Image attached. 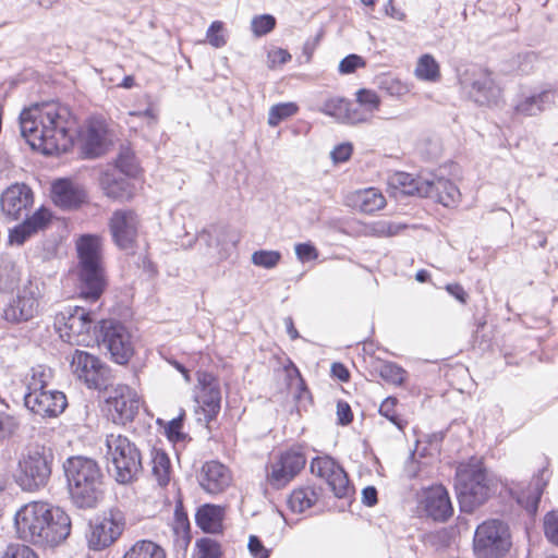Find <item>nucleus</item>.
I'll use <instances>...</instances> for the list:
<instances>
[{"instance_id":"nucleus-1","label":"nucleus","mask_w":558,"mask_h":558,"mask_svg":"<svg viewBox=\"0 0 558 558\" xmlns=\"http://www.w3.org/2000/svg\"><path fill=\"white\" fill-rule=\"evenodd\" d=\"M21 135L44 155L66 151L73 143V120L68 107L56 101L34 104L19 118Z\"/></svg>"},{"instance_id":"nucleus-2","label":"nucleus","mask_w":558,"mask_h":558,"mask_svg":"<svg viewBox=\"0 0 558 558\" xmlns=\"http://www.w3.org/2000/svg\"><path fill=\"white\" fill-rule=\"evenodd\" d=\"M19 537L41 547H54L71 532V519L61 508L48 502L33 501L21 507L14 515Z\"/></svg>"},{"instance_id":"nucleus-3","label":"nucleus","mask_w":558,"mask_h":558,"mask_svg":"<svg viewBox=\"0 0 558 558\" xmlns=\"http://www.w3.org/2000/svg\"><path fill=\"white\" fill-rule=\"evenodd\" d=\"M77 265L75 275L80 296L96 302L107 286L104 262L102 240L97 234H83L75 241Z\"/></svg>"},{"instance_id":"nucleus-4","label":"nucleus","mask_w":558,"mask_h":558,"mask_svg":"<svg viewBox=\"0 0 558 558\" xmlns=\"http://www.w3.org/2000/svg\"><path fill=\"white\" fill-rule=\"evenodd\" d=\"M70 496L76 507L95 508L101 498L104 474L96 460L73 456L63 463Z\"/></svg>"},{"instance_id":"nucleus-5","label":"nucleus","mask_w":558,"mask_h":558,"mask_svg":"<svg viewBox=\"0 0 558 558\" xmlns=\"http://www.w3.org/2000/svg\"><path fill=\"white\" fill-rule=\"evenodd\" d=\"M456 492L462 512L471 513L490 496L489 480L481 460L460 464L456 474Z\"/></svg>"},{"instance_id":"nucleus-6","label":"nucleus","mask_w":558,"mask_h":558,"mask_svg":"<svg viewBox=\"0 0 558 558\" xmlns=\"http://www.w3.org/2000/svg\"><path fill=\"white\" fill-rule=\"evenodd\" d=\"M51 378V372L44 366L32 368V376L27 381V391L24 395L25 407L41 417H57L66 408L68 401L63 392L45 390Z\"/></svg>"},{"instance_id":"nucleus-7","label":"nucleus","mask_w":558,"mask_h":558,"mask_svg":"<svg viewBox=\"0 0 558 558\" xmlns=\"http://www.w3.org/2000/svg\"><path fill=\"white\" fill-rule=\"evenodd\" d=\"M106 458L112 465L109 469L119 484H130L142 472V456L140 449L126 436L109 434L106 438Z\"/></svg>"},{"instance_id":"nucleus-8","label":"nucleus","mask_w":558,"mask_h":558,"mask_svg":"<svg viewBox=\"0 0 558 558\" xmlns=\"http://www.w3.org/2000/svg\"><path fill=\"white\" fill-rule=\"evenodd\" d=\"M511 547L509 526L501 520L489 519L474 533L473 551L476 558H501Z\"/></svg>"},{"instance_id":"nucleus-9","label":"nucleus","mask_w":558,"mask_h":558,"mask_svg":"<svg viewBox=\"0 0 558 558\" xmlns=\"http://www.w3.org/2000/svg\"><path fill=\"white\" fill-rule=\"evenodd\" d=\"M52 461L53 453L50 449L36 448L28 451L19 461L16 484L26 492L45 487L51 476Z\"/></svg>"},{"instance_id":"nucleus-10","label":"nucleus","mask_w":558,"mask_h":558,"mask_svg":"<svg viewBox=\"0 0 558 558\" xmlns=\"http://www.w3.org/2000/svg\"><path fill=\"white\" fill-rule=\"evenodd\" d=\"M45 284L37 279H28L17 288L15 295L3 308L2 317L13 324L25 323L38 315L44 298Z\"/></svg>"},{"instance_id":"nucleus-11","label":"nucleus","mask_w":558,"mask_h":558,"mask_svg":"<svg viewBox=\"0 0 558 558\" xmlns=\"http://www.w3.org/2000/svg\"><path fill=\"white\" fill-rule=\"evenodd\" d=\"M95 313L82 306L69 308L60 313L56 318L60 337L70 344L84 345L90 340L89 332L94 326Z\"/></svg>"},{"instance_id":"nucleus-12","label":"nucleus","mask_w":558,"mask_h":558,"mask_svg":"<svg viewBox=\"0 0 558 558\" xmlns=\"http://www.w3.org/2000/svg\"><path fill=\"white\" fill-rule=\"evenodd\" d=\"M460 83L470 97L482 106L497 104L501 96V89L495 83L492 73L480 66L465 70L460 75Z\"/></svg>"},{"instance_id":"nucleus-13","label":"nucleus","mask_w":558,"mask_h":558,"mask_svg":"<svg viewBox=\"0 0 558 558\" xmlns=\"http://www.w3.org/2000/svg\"><path fill=\"white\" fill-rule=\"evenodd\" d=\"M70 366L72 374L89 389H101L106 385V365L96 355L74 350L71 354Z\"/></svg>"},{"instance_id":"nucleus-14","label":"nucleus","mask_w":558,"mask_h":558,"mask_svg":"<svg viewBox=\"0 0 558 558\" xmlns=\"http://www.w3.org/2000/svg\"><path fill=\"white\" fill-rule=\"evenodd\" d=\"M303 453L288 450L267 466L266 481L275 489L286 487L305 466Z\"/></svg>"},{"instance_id":"nucleus-15","label":"nucleus","mask_w":558,"mask_h":558,"mask_svg":"<svg viewBox=\"0 0 558 558\" xmlns=\"http://www.w3.org/2000/svg\"><path fill=\"white\" fill-rule=\"evenodd\" d=\"M124 517L119 510H110L90 525L87 536L88 546L93 550H101L112 545L122 534Z\"/></svg>"},{"instance_id":"nucleus-16","label":"nucleus","mask_w":558,"mask_h":558,"mask_svg":"<svg viewBox=\"0 0 558 558\" xmlns=\"http://www.w3.org/2000/svg\"><path fill=\"white\" fill-rule=\"evenodd\" d=\"M102 344L108 349L112 360L118 364H126L134 353L132 336L125 326L113 320L101 324Z\"/></svg>"},{"instance_id":"nucleus-17","label":"nucleus","mask_w":558,"mask_h":558,"mask_svg":"<svg viewBox=\"0 0 558 558\" xmlns=\"http://www.w3.org/2000/svg\"><path fill=\"white\" fill-rule=\"evenodd\" d=\"M107 404L112 421L125 425L138 413L142 400L137 391L128 385H117L110 392Z\"/></svg>"},{"instance_id":"nucleus-18","label":"nucleus","mask_w":558,"mask_h":558,"mask_svg":"<svg viewBox=\"0 0 558 558\" xmlns=\"http://www.w3.org/2000/svg\"><path fill=\"white\" fill-rule=\"evenodd\" d=\"M195 402L202 410L205 422L214 420L220 411L221 391L218 379L210 373L197 372Z\"/></svg>"},{"instance_id":"nucleus-19","label":"nucleus","mask_w":558,"mask_h":558,"mask_svg":"<svg viewBox=\"0 0 558 558\" xmlns=\"http://www.w3.org/2000/svg\"><path fill=\"white\" fill-rule=\"evenodd\" d=\"M311 472L324 480L337 498L348 497L351 492L344 470L330 457H317L311 462Z\"/></svg>"},{"instance_id":"nucleus-20","label":"nucleus","mask_w":558,"mask_h":558,"mask_svg":"<svg viewBox=\"0 0 558 558\" xmlns=\"http://www.w3.org/2000/svg\"><path fill=\"white\" fill-rule=\"evenodd\" d=\"M140 218L131 209H119L113 211L109 229L113 242L122 250L132 248L135 244L140 229Z\"/></svg>"},{"instance_id":"nucleus-21","label":"nucleus","mask_w":558,"mask_h":558,"mask_svg":"<svg viewBox=\"0 0 558 558\" xmlns=\"http://www.w3.org/2000/svg\"><path fill=\"white\" fill-rule=\"evenodd\" d=\"M32 189L24 183L8 186L0 196L1 213L9 220H17L27 213L33 205Z\"/></svg>"},{"instance_id":"nucleus-22","label":"nucleus","mask_w":558,"mask_h":558,"mask_svg":"<svg viewBox=\"0 0 558 558\" xmlns=\"http://www.w3.org/2000/svg\"><path fill=\"white\" fill-rule=\"evenodd\" d=\"M558 89L546 85L529 94H522L514 105V111L524 117H536L555 105Z\"/></svg>"},{"instance_id":"nucleus-23","label":"nucleus","mask_w":558,"mask_h":558,"mask_svg":"<svg viewBox=\"0 0 558 558\" xmlns=\"http://www.w3.org/2000/svg\"><path fill=\"white\" fill-rule=\"evenodd\" d=\"M420 506L427 517L435 521H446L453 512L447 489L435 485L424 489L420 496Z\"/></svg>"},{"instance_id":"nucleus-24","label":"nucleus","mask_w":558,"mask_h":558,"mask_svg":"<svg viewBox=\"0 0 558 558\" xmlns=\"http://www.w3.org/2000/svg\"><path fill=\"white\" fill-rule=\"evenodd\" d=\"M230 470L218 461L206 462L201 470L198 482L201 487L208 494L222 493L231 484Z\"/></svg>"},{"instance_id":"nucleus-25","label":"nucleus","mask_w":558,"mask_h":558,"mask_svg":"<svg viewBox=\"0 0 558 558\" xmlns=\"http://www.w3.org/2000/svg\"><path fill=\"white\" fill-rule=\"evenodd\" d=\"M107 148V126L102 120L94 119L87 124L82 138V154L86 158H96Z\"/></svg>"},{"instance_id":"nucleus-26","label":"nucleus","mask_w":558,"mask_h":558,"mask_svg":"<svg viewBox=\"0 0 558 558\" xmlns=\"http://www.w3.org/2000/svg\"><path fill=\"white\" fill-rule=\"evenodd\" d=\"M345 203L360 213L372 215L386 206V198L378 189L367 187L349 193Z\"/></svg>"},{"instance_id":"nucleus-27","label":"nucleus","mask_w":558,"mask_h":558,"mask_svg":"<svg viewBox=\"0 0 558 558\" xmlns=\"http://www.w3.org/2000/svg\"><path fill=\"white\" fill-rule=\"evenodd\" d=\"M52 215L49 209L40 207L22 223L10 231V242L23 244L34 233L44 230L50 223Z\"/></svg>"},{"instance_id":"nucleus-28","label":"nucleus","mask_w":558,"mask_h":558,"mask_svg":"<svg viewBox=\"0 0 558 558\" xmlns=\"http://www.w3.org/2000/svg\"><path fill=\"white\" fill-rule=\"evenodd\" d=\"M53 202L62 208H74L85 199V192L68 180H59L52 185Z\"/></svg>"},{"instance_id":"nucleus-29","label":"nucleus","mask_w":558,"mask_h":558,"mask_svg":"<svg viewBox=\"0 0 558 558\" xmlns=\"http://www.w3.org/2000/svg\"><path fill=\"white\" fill-rule=\"evenodd\" d=\"M104 193L112 199L124 202L130 201L134 195V185L123 177L105 172L100 179Z\"/></svg>"},{"instance_id":"nucleus-30","label":"nucleus","mask_w":558,"mask_h":558,"mask_svg":"<svg viewBox=\"0 0 558 558\" xmlns=\"http://www.w3.org/2000/svg\"><path fill=\"white\" fill-rule=\"evenodd\" d=\"M390 184L400 189L401 193L407 195H418L425 197L430 191L428 179L414 178L410 173L397 172L390 179Z\"/></svg>"},{"instance_id":"nucleus-31","label":"nucleus","mask_w":558,"mask_h":558,"mask_svg":"<svg viewBox=\"0 0 558 558\" xmlns=\"http://www.w3.org/2000/svg\"><path fill=\"white\" fill-rule=\"evenodd\" d=\"M223 513L220 506L203 505L195 514L196 524L206 533H219L222 530Z\"/></svg>"},{"instance_id":"nucleus-32","label":"nucleus","mask_w":558,"mask_h":558,"mask_svg":"<svg viewBox=\"0 0 558 558\" xmlns=\"http://www.w3.org/2000/svg\"><path fill=\"white\" fill-rule=\"evenodd\" d=\"M429 184L432 189L425 197H436L446 207H451L459 203L460 191L451 181L437 178L436 180H429Z\"/></svg>"},{"instance_id":"nucleus-33","label":"nucleus","mask_w":558,"mask_h":558,"mask_svg":"<svg viewBox=\"0 0 558 558\" xmlns=\"http://www.w3.org/2000/svg\"><path fill=\"white\" fill-rule=\"evenodd\" d=\"M546 470H542L539 475L534 482L533 488L527 493H522L518 496V502L525 508L530 514H535L538 508V502L543 494L544 488L547 485V478H545Z\"/></svg>"},{"instance_id":"nucleus-34","label":"nucleus","mask_w":558,"mask_h":558,"mask_svg":"<svg viewBox=\"0 0 558 558\" xmlns=\"http://www.w3.org/2000/svg\"><path fill=\"white\" fill-rule=\"evenodd\" d=\"M318 499L314 488L302 487L294 489L288 500V505L293 512L302 513L312 508Z\"/></svg>"},{"instance_id":"nucleus-35","label":"nucleus","mask_w":558,"mask_h":558,"mask_svg":"<svg viewBox=\"0 0 558 558\" xmlns=\"http://www.w3.org/2000/svg\"><path fill=\"white\" fill-rule=\"evenodd\" d=\"M22 278V268L11 257L0 262V286L3 289H13Z\"/></svg>"},{"instance_id":"nucleus-36","label":"nucleus","mask_w":558,"mask_h":558,"mask_svg":"<svg viewBox=\"0 0 558 558\" xmlns=\"http://www.w3.org/2000/svg\"><path fill=\"white\" fill-rule=\"evenodd\" d=\"M123 558H166V554L151 541H138L124 554Z\"/></svg>"},{"instance_id":"nucleus-37","label":"nucleus","mask_w":558,"mask_h":558,"mask_svg":"<svg viewBox=\"0 0 558 558\" xmlns=\"http://www.w3.org/2000/svg\"><path fill=\"white\" fill-rule=\"evenodd\" d=\"M153 475L160 486H165L170 481V459L166 452L161 450H153L151 452Z\"/></svg>"},{"instance_id":"nucleus-38","label":"nucleus","mask_w":558,"mask_h":558,"mask_svg":"<svg viewBox=\"0 0 558 558\" xmlns=\"http://www.w3.org/2000/svg\"><path fill=\"white\" fill-rule=\"evenodd\" d=\"M415 75L426 82H437L440 78V69L435 58L428 53L423 54L416 64Z\"/></svg>"},{"instance_id":"nucleus-39","label":"nucleus","mask_w":558,"mask_h":558,"mask_svg":"<svg viewBox=\"0 0 558 558\" xmlns=\"http://www.w3.org/2000/svg\"><path fill=\"white\" fill-rule=\"evenodd\" d=\"M348 105L349 100L344 98H330L323 104L320 111L338 122L347 123Z\"/></svg>"},{"instance_id":"nucleus-40","label":"nucleus","mask_w":558,"mask_h":558,"mask_svg":"<svg viewBox=\"0 0 558 558\" xmlns=\"http://www.w3.org/2000/svg\"><path fill=\"white\" fill-rule=\"evenodd\" d=\"M299 111L295 102H280L270 107L268 112V124L277 126L281 121L294 116Z\"/></svg>"},{"instance_id":"nucleus-41","label":"nucleus","mask_w":558,"mask_h":558,"mask_svg":"<svg viewBox=\"0 0 558 558\" xmlns=\"http://www.w3.org/2000/svg\"><path fill=\"white\" fill-rule=\"evenodd\" d=\"M405 228H407V226L403 223L379 220V221L373 222L367 228V233L369 235L377 236V238H391V236L398 235Z\"/></svg>"},{"instance_id":"nucleus-42","label":"nucleus","mask_w":558,"mask_h":558,"mask_svg":"<svg viewBox=\"0 0 558 558\" xmlns=\"http://www.w3.org/2000/svg\"><path fill=\"white\" fill-rule=\"evenodd\" d=\"M379 375L385 381L395 386H401L405 380L407 372L399 365L387 362L380 366Z\"/></svg>"},{"instance_id":"nucleus-43","label":"nucleus","mask_w":558,"mask_h":558,"mask_svg":"<svg viewBox=\"0 0 558 558\" xmlns=\"http://www.w3.org/2000/svg\"><path fill=\"white\" fill-rule=\"evenodd\" d=\"M220 544L209 537H203L196 542L194 558H221Z\"/></svg>"},{"instance_id":"nucleus-44","label":"nucleus","mask_w":558,"mask_h":558,"mask_svg":"<svg viewBox=\"0 0 558 558\" xmlns=\"http://www.w3.org/2000/svg\"><path fill=\"white\" fill-rule=\"evenodd\" d=\"M356 101L368 113L371 119L379 109L380 98L375 90L362 88L356 92Z\"/></svg>"},{"instance_id":"nucleus-45","label":"nucleus","mask_w":558,"mask_h":558,"mask_svg":"<svg viewBox=\"0 0 558 558\" xmlns=\"http://www.w3.org/2000/svg\"><path fill=\"white\" fill-rule=\"evenodd\" d=\"M281 259L278 251L259 250L252 254L251 260L255 266L271 269L276 267Z\"/></svg>"},{"instance_id":"nucleus-46","label":"nucleus","mask_w":558,"mask_h":558,"mask_svg":"<svg viewBox=\"0 0 558 558\" xmlns=\"http://www.w3.org/2000/svg\"><path fill=\"white\" fill-rule=\"evenodd\" d=\"M397 403H398V400L396 398H393V397L386 398L379 407V413H380V415H383L387 420H389L393 425H396L400 430H402L405 423L396 413Z\"/></svg>"},{"instance_id":"nucleus-47","label":"nucleus","mask_w":558,"mask_h":558,"mask_svg":"<svg viewBox=\"0 0 558 558\" xmlns=\"http://www.w3.org/2000/svg\"><path fill=\"white\" fill-rule=\"evenodd\" d=\"M117 168L126 174V175H135L137 172V165L135 162V158L133 153L128 147H122L120 154L117 158Z\"/></svg>"},{"instance_id":"nucleus-48","label":"nucleus","mask_w":558,"mask_h":558,"mask_svg":"<svg viewBox=\"0 0 558 558\" xmlns=\"http://www.w3.org/2000/svg\"><path fill=\"white\" fill-rule=\"evenodd\" d=\"M276 25V19L272 15L264 14L255 16L251 22V27L256 36H264L271 32Z\"/></svg>"},{"instance_id":"nucleus-49","label":"nucleus","mask_w":558,"mask_h":558,"mask_svg":"<svg viewBox=\"0 0 558 558\" xmlns=\"http://www.w3.org/2000/svg\"><path fill=\"white\" fill-rule=\"evenodd\" d=\"M544 531L547 539L558 546V510L548 512L544 519Z\"/></svg>"},{"instance_id":"nucleus-50","label":"nucleus","mask_w":558,"mask_h":558,"mask_svg":"<svg viewBox=\"0 0 558 558\" xmlns=\"http://www.w3.org/2000/svg\"><path fill=\"white\" fill-rule=\"evenodd\" d=\"M1 558H37V555L26 545L10 544L3 551Z\"/></svg>"},{"instance_id":"nucleus-51","label":"nucleus","mask_w":558,"mask_h":558,"mask_svg":"<svg viewBox=\"0 0 558 558\" xmlns=\"http://www.w3.org/2000/svg\"><path fill=\"white\" fill-rule=\"evenodd\" d=\"M222 22L215 21L207 29L206 38L208 43L215 48H220L227 43L225 36L222 35Z\"/></svg>"},{"instance_id":"nucleus-52","label":"nucleus","mask_w":558,"mask_h":558,"mask_svg":"<svg viewBox=\"0 0 558 558\" xmlns=\"http://www.w3.org/2000/svg\"><path fill=\"white\" fill-rule=\"evenodd\" d=\"M347 116V123L349 124H356L371 120L368 113L364 110L363 107L360 106L357 101L356 104L349 101Z\"/></svg>"},{"instance_id":"nucleus-53","label":"nucleus","mask_w":558,"mask_h":558,"mask_svg":"<svg viewBox=\"0 0 558 558\" xmlns=\"http://www.w3.org/2000/svg\"><path fill=\"white\" fill-rule=\"evenodd\" d=\"M294 251L301 263L314 260L318 257V251L312 243H298Z\"/></svg>"},{"instance_id":"nucleus-54","label":"nucleus","mask_w":558,"mask_h":558,"mask_svg":"<svg viewBox=\"0 0 558 558\" xmlns=\"http://www.w3.org/2000/svg\"><path fill=\"white\" fill-rule=\"evenodd\" d=\"M19 428L17 421L5 413H0V439L11 437Z\"/></svg>"},{"instance_id":"nucleus-55","label":"nucleus","mask_w":558,"mask_h":558,"mask_svg":"<svg viewBox=\"0 0 558 558\" xmlns=\"http://www.w3.org/2000/svg\"><path fill=\"white\" fill-rule=\"evenodd\" d=\"M365 65L362 57L357 54H349L343 58L339 63V72L342 74L353 73L357 68Z\"/></svg>"},{"instance_id":"nucleus-56","label":"nucleus","mask_w":558,"mask_h":558,"mask_svg":"<svg viewBox=\"0 0 558 558\" xmlns=\"http://www.w3.org/2000/svg\"><path fill=\"white\" fill-rule=\"evenodd\" d=\"M248 550L253 558H268L269 550L263 545L262 541L255 536L251 535L247 544Z\"/></svg>"},{"instance_id":"nucleus-57","label":"nucleus","mask_w":558,"mask_h":558,"mask_svg":"<svg viewBox=\"0 0 558 558\" xmlns=\"http://www.w3.org/2000/svg\"><path fill=\"white\" fill-rule=\"evenodd\" d=\"M183 415L184 414L181 413L178 417L172 418L168 423V425L166 427V432H167L169 439L180 440L181 438H183V434L181 432L182 425H183Z\"/></svg>"},{"instance_id":"nucleus-58","label":"nucleus","mask_w":558,"mask_h":558,"mask_svg":"<svg viewBox=\"0 0 558 558\" xmlns=\"http://www.w3.org/2000/svg\"><path fill=\"white\" fill-rule=\"evenodd\" d=\"M291 60V54L286 49H274L268 52V63L269 68H275L276 65L284 64Z\"/></svg>"},{"instance_id":"nucleus-59","label":"nucleus","mask_w":558,"mask_h":558,"mask_svg":"<svg viewBox=\"0 0 558 558\" xmlns=\"http://www.w3.org/2000/svg\"><path fill=\"white\" fill-rule=\"evenodd\" d=\"M352 145L350 143H342L336 146L331 151V158L335 162H344L352 155Z\"/></svg>"},{"instance_id":"nucleus-60","label":"nucleus","mask_w":558,"mask_h":558,"mask_svg":"<svg viewBox=\"0 0 558 558\" xmlns=\"http://www.w3.org/2000/svg\"><path fill=\"white\" fill-rule=\"evenodd\" d=\"M337 417L341 425L352 422L353 415L350 405L347 402L339 401L337 404Z\"/></svg>"},{"instance_id":"nucleus-61","label":"nucleus","mask_w":558,"mask_h":558,"mask_svg":"<svg viewBox=\"0 0 558 558\" xmlns=\"http://www.w3.org/2000/svg\"><path fill=\"white\" fill-rule=\"evenodd\" d=\"M447 292L457 299L462 304L466 303L468 294L464 291L463 287L459 283H449L446 286Z\"/></svg>"},{"instance_id":"nucleus-62","label":"nucleus","mask_w":558,"mask_h":558,"mask_svg":"<svg viewBox=\"0 0 558 558\" xmlns=\"http://www.w3.org/2000/svg\"><path fill=\"white\" fill-rule=\"evenodd\" d=\"M362 501L364 505L372 507L377 502V490L373 486H367L362 490Z\"/></svg>"},{"instance_id":"nucleus-63","label":"nucleus","mask_w":558,"mask_h":558,"mask_svg":"<svg viewBox=\"0 0 558 558\" xmlns=\"http://www.w3.org/2000/svg\"><path fill=\"white\" fill-rule=\"evenodd\" d=\"M331 374L341 381H348L350 378L348 368L341 363H333L331 365Z\"/></svg>"},{"instance_id":"nucleus-64","label":"nucleus","mask_w":558,"mask_h":558,"mask_svg":"<svg viewBox=\"0 0 558 558\" xmlns=\"http://www.w3.org/2000/svg\"><path fill=\"white\" fill-rule=\"evenodd\" d=\"M130 116L147 118L153 123H155L157 120V112L151 106L143 111H131Z\"/></svg>"}]
</instances>
